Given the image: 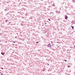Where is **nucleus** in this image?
Returning a JSON list of instances; mask_svg holds the SVG:
<instances>
[{
	"instance_id": "1",
	"label": "nucleus",
	"mask_w": 75,
	"mask_h": 75,
	"mask_svg": "<svg viewBox=\"0 0 75 75\" xmlns=\"http://www.w3.org/2000/svg\"><path fill=\"white\" fill-rule=\"evenodd\" d=\"M47 47H50V49H51V50H53V48H52V47H51V44H48L47 45Z\"/></svg>"
},
{
	"instance_id": "2",
	"label": "nucleus",
	"mask_w": 75,
	"mask_h": 75,
	"mask_svg": "<svg viewBox=\"0 0 75 75\" xmlns=\"http://www.w3.org/2000/svg\"><path fill=\"white\" fill-rule=\"evenodd\" d=\"M68 18V16L67 15H66L65 16V19H67V18Z\"/></svg>"
},
{
	"instance_id": "3",
	"label": "nucleus",
	"mask_w": 75,
	"mask_h": 75,
	"mask_svg": "<svg viewBox=\"0 0 75 75\" xmlns=\"http://www.w3.org/2000/svg\"><path fill=\"white\" fill-rule=\"evenodd\" d=\"M50 15H51V16H53V13L52 12H51L50 13Z\"/></svg>"
},
{
	"instance_id": "4",
	"label": "nucleus",
	"mask_w": 75,
	"mask_h": 75,
	"mask_svg": "<svg viewBox=\"0 0 75 75\" xmlns=\"http://www.w3.org/2000/svg\"><path fill=\"white\" fill-rule=\"evenodd\" d=\"M1 54L2 55H4V54H5V53H4H4H3V52H1Z\"/></svg>"
},
{
	"instance_id": "5",
	"label": "nucleus",
	"mask_w": 75,
	"mask_h": 75,
	"mask_svg": "<svg viewBox=\"0 0 75 75\" xmlns=\"http://www.w3.org/2000/svg\"><path fill=\"white\" fill-rule=\"evenodd\" d=\"M71 27L73 29V30H74V26H71Z\"/></svg>"
},
{
	"instance_id": "6",
	"label": "nucleus",
	"mask_w": 75,
	"mask_h": 75,
	"mask_svg": "<svg viewBox=\"0 0 75 75\" xmlns=\"http://www.w3.org/2000/svg\"><path fill=\"white\" fill-rule=\"evenodd\" d=\"M25 16H28V13H27L25 14Z\"/></svg>"
},
{
	"instance_id": "7",
	"label": "nucleus",
	"mask_w": 75,
	"mask_h": 75,
	"mask_svg": "<svg viewBox=\"0 0 75 75\" xmlns=\"http://www.w3.org/2000/svg\"><path fill=\"white\" fill-rule=\"evenodd\" d=\"M56 13H59V12H58V11H56Z\"/></svg>"
},
{
	"instance_id": "8",
	"label": "nucleus",
	"mask_w": 75,
	"mask_h": 75,
	"mask_svg": "<svg viewBox=\"0 0 75 75\" xmlns=\"http://www.w3.org/2000/svg\"><path fill=\"white\" fill-rule=\"evenodd\" d=\"M29 19H33V17H30Z\"/></svg>"
},
{
	"instance_id": "9",
	"label": "nucleus",
	"mask_w": 75,
	"mask_h": 75,
	"mask_svg": "<svg viewBox=\"0 0 75 75\" xmlns=\"http://www.w3.org/2000/svg\"><path fill=\"white\" fill-rule=\"evenodd\" d=\"M63 51L64 52H65V49H63Z\"/></svg>"
},
{
	"instance_id": "10",
	"label": "nucleus",
	"mask_w": 75,
	"mask_h": 75,
	"mask_svg": "<svg viewBox=\"0 0 75 75\" xmlns=\"http://www.w3.org/2000/svg\"><path fill=\"white\" fill-rule=\"evenodd\" d=\"M7 13L6 14V16H8V15H8V13Z\"/></svg>"
},
{
	"instance_id": "11",
	"label": "nucleus",
	"mask_w": 75,
	"mask_h": 75,
	"mask_svg": "<svg viewBox=\"0 0 75 75\" xmlns=\"http://www.w3.org/2000/svg\"><path fill=\"white\" fill-rule=\"evenodd\" d=\"M0 36H2V33H0Z\"/></svg>"
},
{
	"instance_id": "12",
	"label": "nucleus",
	"mask_w": 75,
	"mask_h": 75,
	"mask_svg": "<svg viewBox=\"0 0 75 75\" xmlns=\"http://www.w3.org/2000/svg\"><path fill=\"white\" fill-rule=\"evenodd\" d=\"M0 75H3V73H1V72H0Z\"/></svg>"
},
{
	"instance_id": "13",
	"label": "nucleus",
	"mask_w": 75,
	"mask_h": 75,
	"mask_svg": "<svg viewBox=\"0 0 75 75\" xmlns=\"http://www.w3.org/2000/svg\"><path fill=\"white\" fill-rule=\"evenodd\" d=\"M60 20H61V19H60V18H59L58 19V21H60Z\"/></svg>"
},
{
	"instance_id": "14",
	"label": "nucleus",
	"mask_w": 75,
	"mask_h": 75,
	"mask_svg": "<svg viewBox=\"0 0 75 75\" xmlns=\"http://www.w3.org/2000/svg\"><path fill=\"white\" fill-rule=\"evenodd\" d=\"M7 21H8V20H5V22H6V23H7Z\"/></svg>"
},
{
	"instance_id": "15",
	"label": "nucleus",
	"mask_w": 75,
	"mask_h": 75,
	"mask_svg": "<svg viewBox=\"0 0 75 75\" xmlns=\"http://www.w3.org/2000/svg\"><path fill=\"white\" fill-rule=\"evenodd\" d=\"M45 69H42L43 71H45Z\"/></svg>"
},
{
	"instance_id": "16",
	"label": "nucleus",
	"mask_w": 75,
	"mask_h": 75,
	"mask_svg": "<svg viewBox=\"0 0 75 75\" xmlns=\"http://www.w3.org/2000/svg\"><path fill=\"white\" fill-rule=\"evenodd\" d=\"M74 22H75V21H72L71 22V23H74Z\"/></svg>"
},
{
	"instance_id": "17",
	"label": "nucleus",
	"mask_w": 75,
	"mask_h": 75,
	"mask_svg": "<svg viewBox=\"0 0 75 75\" xmlns=\"http://www.w3.org/2000/svg\"><path fill=\"white\" fill-rule=\"evenodd\" d=\"M36 43H37V44H38V43H39V42H36Z\"/></svg>"
},
{
	"instance_id": "18",
	"label": "nucleus",
	"mask_w": 75,
	"mask_h": 75,
	"mask_svg": "<svg viewBox=\"0 0 75 75\" xmlns=\"http://www.w3.org/2000/svg\"><path fill=\"white\" fill-rule=\"evenodd\" d=\"M71 67V66H69V65H68L67 66V67H68V68H69V67Z\"/></svg>"
},
{
	"instance_id": "19",
	"label": "nucleus",
	"mask_w": 75,
	"mask_h": 75,
	"mask_svg": "<svg viewBox=\"0 0 75 75\" xmlns=\"http://www.w3.org/2000/svg\"><path fill=\"white\" fill-rule=\"evenodd\" d=\"M13 42V43H16V42L14 41H13L12 42Z\"/></svg>"
},
{
	"instance_id": "20",
	"label": "nucleus",
	"mask_w": 75,
	"mask_h": 75,
	"mask_svg": "<svg viewBox=\"0 0 75 75\" xmlns=\"http://www.w3.org/2000/svg\"><path fill=\"white\" fill-rule=\"evenodd\" d=\"M1 69H4V68L3 67H1Z\"/></svg>"
},
{
	"instance_id": "21",
	"label": "nucleus",
	"mask_w": 75,
	"mask_h": 75,
	"mask_svg": "<svg viewBox=\"0 0 75 75\" xmlns=\"http://www.w3.org/2000/svg\"><path fill=\"white\" fill-rule=\"evenodd\" d=\"M57 42V43H59V44H60V42Z\"/></svg>"
},
{
	"instance_id": "22",
	"label": "nucleus",
	"mask_w": 75,
	"mask_h": 75,
	"mask_svg": "<svg viewBox=\"0 0 75 75\" xmlns=\"http://www.w3.org/2000/svg\"><path fill=\"white\" fill-rule=\"evenodd\" d=\"M64 61H65V62H67V60L66 59H64Z\"/></svg>"
},
{
	"instance_id": "23",
	"label": "nucleus",
	"mask_w": 75,
	"mask_h": 75,
	"mask_svg": "<svg viewBox=\"0 0 75 75\" xmlns=\"http://www.w3.org/2000/svg\"><path fill=\"white\" fill-rule=\"evenodd\" d=\"M73 1H74V2L75 3V0H73Z\"/></svg>"
},
{
	"instance_id": "24",
	"label": "nucleus",
	"mask_w": 75,
	"mask_h": 75,
	"mask_svg": "<svg viewBox=\"0 0 75 75\" xmlns=\"http://www.w3.org/2000/svg\"><path fill=\"white\" fill-rule=\"evenodd\" d=\"M53 4L54 5H52V6H55V5L54 4V3H53Z\"/></svg>"
},
{
	"instance_id": "25",
	"label": "nucleus",
	"mask_w": 75,
	"mask_h": 75,
	"mask_svg": "<svg viewBox=\"0 0 75 75\" xmlns=\"http://www.w3.org/2000/svg\"><path fill=\"white\" fill-rule=\"evenodd\" d=\"M7 41H6L5 42V43H7Z\"/></svg>"
},
{
	"instance_id": "26",
	"label": "nucleus",
	"mask_w": 75,
	"mask_h": 75,
	"mask_svg": "<svg viewBox=\"0 0 75 75\" xmlns=\"http://www.w3.org/2000/svg\"><path fill=\"white\" fill-rule=\"evenodd\" d=\"M23 10H24V11H25V10L26 9H25V8H24V9H23Z\"/></svg>"
},
{
	"instance_id": "27",
	"label": "nucleus",
	"mask_w": 75,
	"mask_h": 75,
	"mask_svg": "<svg viewBox=\"0 0 75 75\" xmlns=\"http://www.w3.org/2000/svg\"><path fill=\"white\" fill-rule=\"evenodd\" d=\"M47 57V55H46L45 56V57Z\"/></svg>"
},
{
	"instance_id": "28",
	"label": "nucleus",
	"mask_w": 75,
	"mask_h": 75,
	"mask_svg": "<svg viewBox=\"0 0 75 75\" xmlns=\"http://www.w3.org/2000/svg\"><path fill=\"white\" fill-rule=\"evenodd\" d=\"M48 20L49 21H51V20L50 19H48Z\"/></svg>"
},
{
	"instance_id": "29",
	"label": "nucleus",
	"mask_w": 75,
	"mask_h": 75,
	"mask_svg": "<svg viewBox=\"0 0 75 75\" xmlns=\"http://www.w3.org/2000/svg\"><path fill=\"white\" fill-rule=\"evenodd\" d=\"M30 0V1H32L33 0Z\"/></svg>"
},
{
	"instance_id": "30",
	"label": "nucleus",
	"mask_w": 75,
	"mask_h": 75,
	"mask_svg": "<svg viewBox=\"0 0 75 75\" xmlns=\"http://www.w3.org/2000/svg\"><path fill=\"white\" fill-rule=\"evenodd\" d=\"M9 24H11V22H10L9 23Z\"/></svg>"
},
{
	"instance_id": "31",
	"label": "nucleus",
	"mask_w": 75,
	"mask_h": 75,
	"mask_svg": "<svg viewBox=\"0 0 75 75\" xmlns=\"http://www.w3.org/2000/svg\"><path fill=\"white\" fill-rule=\"evenodd\" d=\"M72 23H73V24H75V23L74 22H73Z\"/></svg>"
},
{
	"instance_id": "32",
	"label": "nucleus",
	"mask_w": 75,
	"mask_h": 75,
	"mask_svg": "<svg viewBox=\"0 0 75 75\" xmlns=\"http://www.w3.org/2000/svg\"><path fill=\"white\" fill-rule=\"evenodd\" d=\"M67 75H70V74H67Z\"/></svg>"
},
{
	"instance_id": "33",
	"label": "nucleus",
	"mask_w": 75,
	"mask_h": 75,
	"mask_svg": "<svg viewBox=\"0 0 75 75\" xmlns=\"http://www.w3.org/2000/svg\"><path fill=\"white\" fill-rule=\"evenodd\" d=\"M45 24H47V23H45Z\"/></svg>"
},
{
	"instance_id": "34",
	"label": "nucleus",
	"mask_w": 75,
	"mask_h": 75,
	"mask_svg": "<svg viewBox=\"0 0 75 75\" xmlns=\"http://www.w3.org/2000/svg\"><path fill=\"white\" fill-rule=\"evenodd\" d=\"M21 25H22V26L23 25H22V23H21Z\"/></svg>"
},
{
	"instance_id": "35",
	"label": "nucleus",
	"mask_w": 75,
	"mask_h": 75,
	"mask_svg": "<svg viewBox=\"0 0 75 75\" xmlns=\"http://www.w3.org/2000/svg\"><path fill=\"white\" fill-rule=\"evenodd\" d=\"M18 1H20V0H18Z\"/></svg>"
},
{
	"instance_id": "36",
	"label": "nucleus",
	"mask_w": 75,
	"mask_h": 75,
	"mask_svg": "<svg viewBox=\"0 0 75 75\" xmlns=\"http://www.w3.org/2000/svg\"><path fill=\"white\" fill-rule=\"evenodd\" d=\"M60 11H59V13H60Z\"/></svg>"
},
{
	"instance_id": "37",
	"label": "nucleus",
	"mask_w": 75,
	"mask_h": 75,
	"mask_svg": "<svg viewBox=\"0 0 75 75\" xmlns=\"http://www.w3.org/2000/svg\"><path fill=\"white\" fill-rule=\"evenodd\" d=\"M7 60H8V59H7Z\"/></svg>"
},
{
	"instance_id": "38",
	"label": "nucleus",
	"mask_w": 75,
	"mask_h": 75,
	"mask_svg": "<svg viewBox=\"0 0 75 75\" xmlns=\"http://www.w3.org/2000/svg\"><path fill=\"white\" fill-rule=\"evenodd\" d=\"M49 65V64H48L47 66H48Z\"/></svg>"
},
{
	"instance_id": "39",
	"label": "nucleus",
	"mask_w": 75,
	"mask_h": 75,
	"mask_svg": "<svg viewBox=\"0 0 75 75\" xmlns=\"http://www.w3.org/2000/svg\"><path fill=\"white\" fill-rule=\"evenodd\" d=\"M41 1H43V0H41Z\"/></svg>"
},
{
	"instance_id": "40",
	"label": "nucleus",
	"mask_w": 75,
	"mask_h": 75,
	"mask_svg": "<svg viewBox=\"0 0 75 75\" xmlns=\"http://www.w3.org/2000/svg\"><path fill=\"white\" fill-rule=\"evenodd\" d=\"M16 34H18V33H16Z\"/></svg>"
},
{
	"instance_id": "41",
	"label": "nucleus",
	"mask_w": 75,
	"mask_h": 75,
	"mask_svg": "<svg viewBox=\"0 0 75 75\" xmlns=\"http://www.w3.org/2000/svg\"><path fill=\"white\" fill-rule=\"evenodd\" d=\"M0 42H1V40H0Z\"/></svg>"
},
{
	"instance_id": "42",
	"label": "nucleus",
	"mask_w": 75,
	"mask_h": 75,
	"mask_svg": "<svg viewBox=\"0 0 75 75\" xmlns=\"http://www.w3.org/2000/svg\"><path fill=\"white\" fill-rule=\"evenodd\" d=\"M74 47L75 48V46H74Z\"/></svg>"
},
{
	"instance_id": "43",
	"label": "nucleus",
	"mask_w": 75,
	"mask_h": 75,
	"mask_svg": "<svg viewBox=\"0 0 75 75\" xmlns=\"http://www.w3.org/2000/svg\"><path fill=\"white\" fill-rule=\"evenodd\" d=\"M15 38H16V36L15 37Z\"/></svg>"
},
{
	"instance_id": "44",
	"label": "nucleus",
	"mask_w": 75,
	"mask_h": 75,
	"mask_svg": "<svg viewBox=\"0 0 75 75\" xmlns=\"http://www.w3.org/2000/svg\"><path fill=\"white\" fill-rule=\"evenodd\" d=\"M42 26H43V25H42Z\"/></svg>"
}]
</instances>
